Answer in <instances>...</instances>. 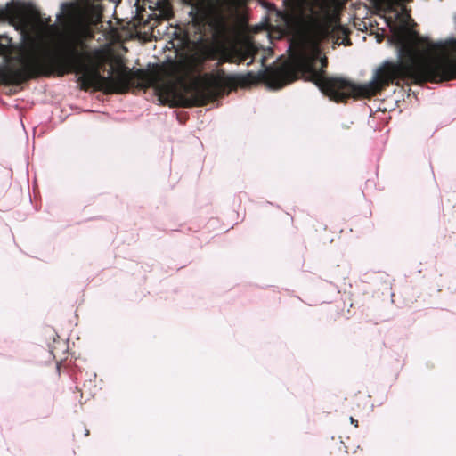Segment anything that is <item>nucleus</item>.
Returning a JSON list of instances; mask_svg holds the SVG:
<instances>
[{
    "label": "nucleus",
    "mask_w": 456,
    "mask_h": 456,
    "mask_svg": "<svg viewBox=\"0 0 456 456\" xmlns=\"http://www.w3.org/2000/svg\"><path fill=\"white\" fill-rule=\"evenodd\" d=\"M84 43L76 37H66L59 41L54 48L34 42L22 55L20 69L0 68V84L20 86L22 83L40 77H63L69 73L81 74L77 82L83 91L94 88L106 94H126L136 81L140 87L153 86L157 75L150 70L138 69L131 70L122 67L116 76L103 77L97 69L86 64Z\"/></svg>",
    "instance_id": "f257e3e1"
},
{
    "label": "nucleus",
    "mask_w": 456,
    "mask_h": 456,
    "mask_svg": "<svg viewBox=\"0 0 456 456\" xmlns=\"http://www.w3.org/2000/svg\"><path fill=\"white\" fill-rule=\"evenodd\" d=\"M400 59L397 61H386L377 70L374 80L358 85L343 77H330L325 69L328 66L326 56L321 57V50L307 51L302 48L294 57L297 69L308 76L307 80L318 86L321 92L330 100L340 103L351 98H369L379 94L389 85L400 86L402 84L411 85L413 73L412 59L405 57L399 50Z\"/></svg>",
    "instance_id": "f03ea898"
},
{
    "label": "nucleus",
    "mask_w": 456,
    "mask_h": 456,
    "mask_svg": "<svg viewBox=\"0 0 456 456\" xmlns=\"http://www.w3.org/2000/svg\"><path fill=\"white\" fill-rule=\"evenodd\" d=\"M191 5L190 15L199 39L212 37L214 43L203 53L200 65L207 60L217 61L216 68L224 63L240 64L251 58L248 66L253 63L256 48L251 43L226 41L230 31L229 20L218 4L210 0H183Z\"/></svg>",
    "instance_id": "7ed1b4c3"
},
{
    "label": "nucleus",
    "mask_w": 456,
    "mask_h": 456,
    "mask_svg": "<svg viewBox=\"0 0 456 456\" xmlns=\"http://www.w3.org/2000/svg\"><path fill=\"white\" fill-rule=\"evenodd\" d=\"M393 30L396 44L401 45V53L408 59L411 56L414 85L456 78V38L444 43L420 39L419 43L426 47L425 53H420L409 38L405 28H394Z\"/></svg>",
    "instance_id": "20e7f679"
},
{
    "label": "nucleus",
    "mask_w": 456,
    "mask_h": 456,
    "mask_svg": "<svg viewBox=\"0 0 456 456\" xmlns=\"http://www.w3.org/2000/svg\"><path fill=\"white\" fill-rule=\"evenodd\" d=\"M259 79L260 76L252 71L246 74L226 75L224 69H219L216 74L207 73L202 77L201 83L185 84L184 93H175L172 106L182 108L205 106L222 96L225 87L245 88L256 84Z\"/></svg>",
    "instance_id": "39448f33"
},
{
    "label": "nucleus",
    "mask_w": 456,
    "mask_h": 456,
    "mask_svg": "<svg viewBox=\"0 0 456 456\" xmlns=\"http://www.w3.org/2000/svg\"><path fill=\"white\" fill-rule=\"evenodd\" d=\"M330 37H337L338 41L342 37H346V45H350L349 38L347 37V32L342 26L335 25L332 26L330 23L326 24H314L309 28L306 34V40L309 44L310 50L315 51V54L320 48V44Z\"/></svg>",
    "instance_id": "423d86ee"
},
{
    "label": "nucleus",
    "mask_w": 456,
    "mask_h": 456,
    "mask_svg": "<svg viewBox=\"0 0 456 456\" xmlns=\"http://www.w3.org/2000/svg\"><path fill=\"white\" fill-rule=\"evenodd\" d=\"M89 0H76L66 2L61 4V14L69 24H79L84 22L88 15Z\"/></svg>",
    "instance_id": "0eeeda50"
},
{
    "label": "nucleus",
    "mask_w": 456,
    "mask_h": 456,
    "mask_svg": "<svg viewBox=\"0 0 456 456\" xmlns=\"http://www.w3.org/2000/svg\"><path fill=\"white\" fill-rule=\"evenodd\" d=\"M297 76L294 69L281 67L268 70L265 75L267 85L273 89H281L283 86L297 80Z\"/></svg>",
    "instance_id": "6e6552de"
},
{
    "label": "nucleus",
    "mask_w": 456,
    "mask_h": 456,
    "mask_svg": "<svg viewBox=\"0 0 456 456\" xmlns=\"http://www.w3.org/2000/svg\"><path fill=\"white\" fill-rule=\"evenodd\" d=\"M7 12L10 19L18 23V24H25L28 20V10L27 8L20 4H12L7 8Z\"/></svg>",
    "instance_id": "1a4fd4ad"
},
{
    "label": "nucleus",
    "mask_w": 456,
    "mask_h": 456,
    "mask_svg": "<svg viewBox=\"0 0 456 456\" xmlns=\"http://www.w3.org/2000/svg\"><path fill=\"white\" fill-rule=\"evenodd\" d=\"M51 354L53 356L54 359H60V361L62 360V357L59 354V351H58V348H57V346H54L51 348Z\"/></svg>",
    "instance_id": "9d476101"
},
{
    "label": "nucleus",
    "mask_w": 456,
    "mask_h": 456,
    "mask_svg": "<svg viewBox=\"0 0 456 456\" xmlns=\"http://www.w3.org/2000/svg\"><path fill=\"white\" fill-rule=\"evenodd\" d=\"M350 422L353 424L355 428H358V420L354 419L353 417H350Z\"/></svg>",
    "instance_id": "9b49d317"
},
{
    "label": "nucleus",
    "mask_w": 456,
    "mask_h": 456,
    "mask_svg": "<svg viewBox=\"0 0 456 456\" xmlns=\"http://www.w3.org/2000/svg\"><path fill=\"white\" fill-rule=\"evenodd\" d=\"M56 345H57V346H61V347H65V344H64V342H61V341H58V342H56Z\"/></svg>",
    "instance_id": "f8f14e48"
},
{
    "label": "nucleus",
    "mask_w": 456,
    "mask_h": 456,
    "mask_svg": "<svg viewBox=\"0 0 456 456\" xmlns=\"http://www.w3.org/2000/svg\"><path fill=\"white\" fill-rule=\"evenodd\" d=\"M90 434V431L87 428H85V436H88Z\"/></svg>",
    "instance_id": "ddd939ff"
}]
</instances>
